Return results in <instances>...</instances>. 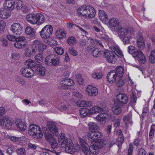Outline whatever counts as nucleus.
<instances>
[{"label":"nucleus","mask_w":155,"mask_h":155,"mask_svg":"<svg viewBox=\"0 0 155 155\" xmlns=\"http://www.w3.org/2000/svg\"><path fill=\"white\" fill-rule=\"evenodd\" d=\"M137 42V45L139 50H143L145 48V44L144 41H140Z\"/></svg>","instance_id":"56"},{"label":"nucleus","mask_w":155,"mask_h":155,"mask_svg":"<svg viewBox=\"0 0 155 155\" xmlns=\"http://www.w3.org/2000/svg\"><path fill=\"white\" fill-rule=\"evenodd\" d=\"M6 26L5 21L2 20H0V31L1 32H3L4 28Z\"/></svg>","instance_id":"57"},{"label":"nucleus","mask_w":155,"mask_h":155,"mask_svg":"<svg viewBox=\"0 0 155 155\" xmlns=\"http://www.w3.org/2000/svg\"><path fill=\"white\" fill-rule=\"evenodd\" d=\"M60 84H64L67 86H71L74 85V83L73 80L68 78H66L61 80Z\"/></svg>","instance_id":"29"},{"label":"nucleus","mask_w":155,"mask_h":155,"mask_svg":"<svg viewBox=\"0 0 155 155\" xmlns=\"http://www.w3.org/2000/svg\"><path fill=\"white\" fill-rule=\"evenodd\" d=\"M28 133L30 135L36 139L41 138L43 136L40 127L34 124L29 126Z\"/></svg>","instance_id":"2"},{"label":"nucleus","mask_w":155,"mask_h":155,"mask_svg":"<svg viewBox=\"0 0 155 155\" xmlns=\"http://www.w3.org/2000/svg\"><path fill=\"white\" fill-rule=\"evenodd\" d=\"M11 15L10 12L0 10V17L2 19H6L9 18Z\"/></svg>","instance_id":"40"},{"label":"nucleus","mask_w":155,"mask_h":155,"mask_svg":"<svg viewBox=\"0 0 155 155\" xmlns=\"http://www.w3.org/2000/svg\"><path fill=\"white\" fill-rule=\"evenodd\" d=\"M21 74L23 76L27 78H31L34 74V70L30 68L25 67L22 68L20 70Z\"/></svg>","instance_id":"7"},{"label":"nucleus","mask_w":155,"mask_h":155,"mask_svg":"<svg viewBox=\"0 0 155 155\" xmlns=\"http://www.w3.org/2000/svg\"><path fill=\"white\" fill-rule=\"evenodd\" d=\"M130 37L126 36L120 39L123 41L124 44L126 45L130 43Z\"/></svg>","instance_id":"53"},{"label":"nucleus","mask_w":155,"mask_h":155,"mask_svg":"<svg viewBox=\"0 0 155 155\" xmlns=\"http://www.w3.org/2000/svg\"><path fill=\"white\" fill-rule=\"evenodd\" d=\"M89 6H85V7H81L77 10L78 15L79 16H85L86 18L88 17V10Z\"/></svg>","instance_id":"13"},{"label":"nucleus","mask_w":155,"mask_h":155,"mask_svg":"<svg viewBox=\"0 0 155 155\" xmlns=\"http://www.w3.org/2000/svg\"><path fill=\"white\" fill-rule=\"evenodd\" d=\"M55 35L59 39L64 38L66 36V33L65 31L64 30L62 29L57 31Z\"/></svg>","instance_id":"30"},{"label":"nucleus","mask_w":155,"mask_h":155,"mask_svg":"<svg viewBox=\"0 0 155 155\" xmlns=\"http://www.w3.org/2000/svg\"><path fill=\"white\" fill-rule=\"evenodd\" d=\"M117 28L115 31L117 32L120 38L126 36L128 34H131L134 32V30L131 28H122L121 25L117 26Z\"/></svg>","instance_id":"4"},{"label":"nucleus","mask_w":155,"mask_h":155,"mask_svg":"<svg viewBox=\"0 0 155 155\" xmlns=\"http://www.w3.org/2000/svg\"><path fill=\"white\" fill-rule=\"evenodd\" d=\"M102 75V74L99 73H96L94 72L92 74V77L94 78L97 79H99L101 78Z\"/></svg>","instance_id":"59"},{"label":"nucleus","mask_w":155,"mask_h":155,"mask_svg":"<svg viewBox=\"0 0 155 155\" xmlns=\"http://www.w3.org/2000/svg\"><path fill=\"white\" fill-rule=\"evenodd\" d=\"M49 143H50V145L53 149L57 148L58 147V143L55 139L53 140V141H51Z\"/></svg>","instance_id":"61"},{"label":"nucleus","mask_w":155,"mask_h":155,"mask_svg":"<svg viewBox=\"0 0 155 155\" xmlns=\"http://www.w3.org/2000/svg\"><path fill=\"white\" fill-rule=\"evenodd\" d=\"M38 63H37L35 61L31 59L27 60L25 62V65L28 67L30 68H34L35 69Z\"/></svg>","instance_id":"25"},{"label":"nucleus","mask_w":155,"mask_h":155,"mask_svg":"<svg viewBox=\"0 0 155 155\" xmlns=\"http://www.w3.org/2000/svg\"><path fill=\"white\" fill-rule=\"evenodd\" d=\"M16 42L14 43V46L15 48H23L25 45V44L23 42L16 41Z\"/></svg>","instance_id":"44"},{"label":"nucleus","mask_w":155,"mask_h":155,"mask_svg":"<svg viewBox=\"0 0 155 155\" xmlns=\"http://www.w3.org/2000/svg\"><path fill=\"white\" fill-rule=\"evenodd\" d=\"M35 29L30 27L28 26L25 29L26 33L31 37H34L35 35Z\"/></svg>","instance_id":"34"},{"label":"nucleus","mask_w":155,"mask_h":155,"mask_svg":"<svg viewBox=\"0 0 155 155\" xmlns=\"http://www.w3.org/2000/svg\"><path fill=\"white\" fill-rule=\"evenodd\" d=\"M131 113H129L123 117L124 121L125 122V124L126 125L127 124V123L131 122Z\"/></svg>","instance_id":"43"},{"label":"nucleus","mask_w":155,"mask_h":155,"mask_svg":"<svg viewBox=\"0 0 155 155\" xmlns=\"http://www.w3.org/2000/svg\"><path fill=\"white\" fill-rule=\"evenodd\" d=\"M109 24L110 26L113 27L114 29L117 28V26H120L118 22L114 18H112L109 21Z\"/></svg>","instance_id":"32"},{"label":"nucleus","mask_w":155,"mask_h":155,"mask_svg":"<svg viewBox=\"0 0 155 155\" xmlns=\"http://www.w3.org/2000/svg\"><path fill=\"white\" fill-rule=\"evenodd\" d=\"M48 127L54 136H57L58 134V127L56 126L54 122H49L48 123Z\"/></svg>","instance_id":"14"},{"label":"nucleus","mask_w":155,"mask_h":155,"mask_svg":"<svg viewBox=\"0 0 155 155\" xmlns=\"http://www.w3.org/2000/svg\"><path fill=\"white\" fill-rule=\"evenodd\" d=\"M76 41L75 38L73 36L69 37L67 40L68 43L71 46H73L75 43H76Z\"/></svg>","instance_id":"46"},{"label":"nucleus","mask_w":155,"mask_h":155,"mask_svg":"<svg viewBox=\"0 0 155 155\" xmlns=\"http://www.w3.org/2000/svg\"><path fill=\"white\" fill-rule=\"evenodd\" d=\"M114 105L112 107V110L115 114L118 115L122 112V109L119 104H116L114 102Z\"/></svg>","instance_id":"27"},{"label":"nucleus","mask_w":155,"mask_h":155,"mask_svg":"<svg viewBox=\"0 0 155 155\" xmlns=\"http://www.w3.org/2000/svg\"><path fill=\"white\" fill-rule=\"evenodd\" d=\"M136 39L137 42L144 41L143 37L142 34L140 32L138 33L136 37Z\"/></svg>","instance_id":"55"},{"label":"nucleus","mask_w":155,"mask_h":155,"mask_svg":"<svg viewBox=\"0 0 155 155\" xmlns=\"http://www.w3.org/2000/svg\"><path fill=\"white\" fill-rule=\"evenodd\" d=\"M68 28L69 29H71L73 26H76L78 27L79 29L82 31L83 32H86V31L83 29L81 27L76 25L74 24L71 23L70 22L67 23V25Z\"/></svg>","instance_id":"47"},{"label":"nucleus","mask_w":155,"mask_h":155,"mask_svg":"<svg viewBox=\"0 0 155 155\" xmlns=\"http://www.w3.org/2000/svg\"><path fill=\"white\" fill-rule=\"evenodd\" d=\"M59 58L58 55L55 54H51L45 58V63L47 65L56 66L59 63Z\"/></svg>","instance_id":"3"},{"label":"nucleus","mask_w":155,"mask_h":155,"mask_svg":"<svg viewBox=\"0 0 155 155\" xmlns=\"http://www.w3.org/2000/svg\"><path fill=\"white\" fill-rule=\"evenodd\" d=\"M88 140H89V141L90 142H91L92 143H93V142H94L95 143V145L99 149L102 148L104 144H106L105 143L106 142L105 140L103 139L98 140V141L96 142V140H97V139H95L94 141H93L92 142L91 141V139Z\"/></svg>","instance_id":"22"},{"label":"nucleus","mask_w":155,"mask_h":155,"mask_svg":"<svg viewBox=\"0 0 155 155\" xmlns=\"http://www.w3.org/2000/svg\"><path fill=\"white\" fill-rule=\"evenodd\" d=\"M86 91L88 94L90 96H95L97 94V88L91 85L87 86L86 89Z\"/></svg>","instance_id":"18"},{"label":"nucleus","mask_w":155,"mask_h":155,"mask_svg":"<svg viewBox=\"0 0 155 155\" xmlns=\"http://www.w3.org/2000/svg\"><path fill=\"white\" fill-rule=\"evenodd\" d=\"M104 109L98 106L94 107L92 108L89 110V112L91 114H95L102 112L104 111Z\"/></svg>","instance_id":"26"},{"label":"nucleus","mask_w":155,"mask_h":155,"mask_svg":"<svg viewBox=\"0 0 155 155\" xmlns=\"http://www.w3.org/2000/svg\"><path fill=\"white\" fill-rule=\"evenodd\" d=\"M92 55L95 57H97L100 56L101 54V50L100 49L95 48L92 52Z\"/></svg>","instance_id":"45"},{"label":"nucleus","mask_w":155,"mask_h":155,"mask_svg":"<svg viewBox=\"0 0 155 155\" xmlns=\"http://www.w3.org/2000/svg\"><path fill=\"white\" fill-rule=\"evenodd\" d=\"M32 44L34 47H35L36 52L38 50L39 51L42 52L47 48L46 45L42 41L38 39L34 40Z\"/></svg>","instance_id":"8"},{"label":"nucleus","mask_w":155,"mask_h":155,"mask_svg":"<svg viewBox=\"0 0 155 155\" xmlns=\"http://www.w3.org/2000/svg\"><path fill=\"white\" fill-rule=\"evenodd\" d=\"M64 148L66 152L71 154H73L75 151L74 144L72 142L70 143L68 146H67V147Z\"/></svg>","instance_id":"31"},{"label":"nucleus","mask_w":155,"mask_h":155,"mask_svg":"<svg viewBox=\"0 0 155 155\" xmlns=\"http://www.w3.org/2000/svg\"><path fill=\"white\" fill-rule=\"evenodd\" d=\"M45 136L46 140L49 143L53 141L55 139L48 131H45Z\"/></svg>","instance_id":"37"},{"label":"nucleus","mask_w":155,"mask_h":155,"mask_svg":"<svg viewBox=\"0 0 155 155\" xmlns=\"http://www.w3.org/2000/svg\"><path fill=\"white\" fill-rule=\"evenodd\" d=\"M134 147L133 145L130 143L129 145V147L128 150L127 155H133V152Z\"/></svg>","instance_id":"64"},{"label":"nucleus","mask_w":155,"mask_h":155,"mask_svg":"<svg viewBox=\"0 0 155 155\" xmlns=\"http://www.w3.org/2000/svg\"><path fill=\"white\" fill-rule=\"evenodd\" d=\"M147 152L143 148L138 149V155H147Z\"/></svg>","instance_id":"63"},{"label":"nucleus","mask_w":155,"mask_h":155,"mask_svg":"<svg viewBox=\"0 0 155 155\" xmlns=\"http://www.w3.org/2000/svg\"><path fill=\"white\" fill-rule=\"evenodd\" d=\"M105 58L108 62L110 63H115L116 61L114 53L107 51L104 52Z\"/></svg>","instance_id":"12"},{"label":"nucleus","mask_w":155,"mask_h":155,"mask_svg":"<svg viewBox=\"0 0 155 155\" xmlns=\"http://www.w3.org/2000/svg\"><path fill=\"white\" fill-rule=\"evenodd\" d=\"M79 142L81 146V148L82 151L86 155L88 154L89 153V151L88 150V146L85 140L81 138L79 139Z\"/></svg>","instance_id":"17"},{"label":"nucleus","mask_w":155,"mask_h":155,"mask_svg":"<svg viewBox=\"0 0 155 155\" xmlns=\"http://www.w3.org/2000/svg\"><path fill=\"white\" fill-rule=\"evenodd\" d=\"M35 70L37 73H38L42 76L45 75V74L46 69L41 64L38 63Z\"/></svg>","instance_id":"23"},{"label":"nucleus","mask_w":155,"mask_h":155,"mask_svg":"<svg viewBox=\"0 0 155 155\" xmlns=\"http://www.w3.org/2000/svg\"><path fill=\"white\" fill-rule=\"evenodd\" d=\"M12 31L16 34H20L22 31V26L19 23H14L11 26Z\"/></svg>","instance_id":"10"},{"label":"nucleus","mask_w":155,"mask_h":155,"mask_svg":"<svg viewBox=\"0 0 155 155\" xmlns=\"http://www.w3.org/2000/svg\"><path fill=\"white\" fill-rule=\"evenodd\" d=\"M134 57L135 59L137 60L140 63L144 64L146 61L145 57L142 51L140 50L138 51V52L135 55L134 54Z\"/></svg>","instance_id":"11"},{"label":"nucleus","mask_w":155,"mask_h":155,"mask_svg":"<svg viewBox=\"0 0 155 155\" xmlns=\"http://www.w3.org/2000/svg\"><path fill=\"white\" fill-rule=\"evenodd\" d=\"M138 51L135 47L133 46H130L128 47V51L130 54H131L132 56L134 57V54H135L138 52Z\"/></svg>","instance_id":"41"},{"label":"nucleus","mask_w":155,"mask_h":155,"mask_svg":"<svg viewBox=\"0 0 155 155\" xmlns=\"http://www.w3.org/2000/svg\"><path fill=\"white\" fill-rule=\"evenodd\" d=\"M149 60L153 64L155 63V50H153L150 56Z\"/></svg>","instance_id":"50"},{"label":"nucleus","mask_w":155,"mask_h":155,"mask_svg":"<svg viewBox=\"0 0 155 155\" xmlns=\"http://www.w3.org/2000/svg\"><path fill=\"white\" fill-rule=\"evenodd\" d=\"M35 58L38 61H42L43 60V57L42 54H38L35 56Z\"/></svg>","instance_id":"58"},{"label":"nucleus","mask_w":155,"mask_h":155,"mask_svg":"<svg viewBox=\"0 0 155 155\" xmlns=\"http://www.w3.org/2000/svg\"><path fill=\"white\" fill-rule=\"evenodd\" d=\"M13 123L10 119L7 117H2L0 119V126L6 127L7 129H9L12 127Z\"/></svg>","instance_id":"9"},{"label":"nucleus","mask_w":155,"mask_h":155,"mask_svg":"<svg viewBox=\"0 0 155 155\" xmlns=\"http://www.w3.org/2000/svg\"><path fill=\"white\" fill-rule=\"evenodd\" d=\"M53 28L51 25H47L45 26L39 32L41 36L43 38H49L52 34Z\"/></svg>","instance_id":"6"},{"label":"nucleus","mask_w":155,"mask_h":155,"mask_svg":"<svg viewBox=\"0 0 155 155\" xmlns=\"http://www.w3.org/2000/svg\"><path fill=\"white\" fill-rule=\"evenodd\" d=\"M14 8L17 10H20L23 7V3L20 0H15L14 1Z\"/></svg>","instance_id":"35"},{"label":"nucleus","mask_w":155,"mask_h":155,"mask_svg":"<svg viewBox=\"0 0 155 155\" xmlns=\"http://www.w3.org/2000/svg\"><path fill=\"white\" fill-rule=\"evenodd\" d=\"M72 142L71 140H68V139L67 138H64V140H62L61 142H60L61 146L63 148H65L67 146H68L70 143Z\"/></svg>","instance_id":"38"},{"label":"nucleus","mask_w":155,"mask_h":155,"mask_svg":"<svg viewBox=\"0 0 155 155\" xmlns=\"http://www.w3.org/2000/svg\"><path fill=\"white\" fill-rule=\"evenodd\" d=\"M16 152L18 154H23L25 153V150L24 147L18 148L16 149Z\"/></svg>","instance_id":"60"},{"label":"nucleus","mask_w":155,"mask_h":155,"mask_svg":"<svg viewBox=\"0 0 155 155\" xmlns=\"http://www.w3.org/2000/svg\"><path fill=\"white\" fill-rule=\"evenodd\" d=\"M89 9L88 10L89 11L88 12V17L91 18H93L94 17L96 14V12L94 8L92 7L89 6Z\"/></svg>","instance_id":"42"},{"label":"nucleus","mask_w":155,"mask_h":155,"mask_svg":"<svg viewBox=\"0 0 155 155\" xmlns=\"http://www.w3.org/2000/svg\"><path fill=\"white\" fill-rule=\"evenodd\" d=\"M155 131V124H153L151 126L150 129L149 133V138H152L154 135V133Z\"/></svg>","instance_id":"51"},{"label":"nucleus","mask_w":155,"mask_h":155,"mask_svg":"<svg viewBox=\"0 0 155 155\" xmlns=\"http://www.w3.org/2000/svg\"><path fill=\"white\" fill-rule=\"evenodd\" d=\"M106 117L104 116V114L103 113H101L97 115L96 117L97 120L98 121H103L105 118Z\"/></svg>","instance_id":"62"},{"label":"nucleus","mask_w":155,"mask_h":155,"mask_svg":"<svg viewBox=\"0 0 155 155\" xmlns=\"http://www.w3.org/2000/svg\"><path fill=\"white\" fill-rule=\"evenodd\" d=\"M31 48H26L25 50V55L27 57H31L35 54L36 52L35 47H33L32 44H31Z\"/></svg>","instance_id":"20"},{"label":"nucleus","mask_w":155,"mask_h":155,"mask_svg":"<svg viewBox=\"0 0 155 155\" xmlns=\"http://www.w3.org/2000/svg\"><path fill=\"white\" fill-rule=\"evenodd\" d=\"M55 52L59 55H62L64 53V50L63 48L61 47H57L54 48Z\"/></svg>","instance_id":"54"},{"label":"nucleus","mask_w":155,"mask_h":155,"mask_svg":"<svg viewBox=\"0 0 155 155\" xmlns=\"http://www.w3.org/2000/svg\"><path fill=\"white\" fill-rule=\"evenodd\" d=\"M115 73L119 78H122L124 74V69L121 66L117 67L115 69Z\"/></svg>","instance_id":"21"},{"label":"nucleus","mask_w":155,"mask_h":155,"mask_svg":"<svg viewBox=\"0 0 155 155\" xmlns=\"http://www.w3.org/2000/svg\"><path fill=\"white\" fill-rule=\"evenodd\" d=\"M117 77L114 71L112 70L108 73L107 76V80L109 82L112 84L116 82Z\"/></svg>","instance_id":"16"},{"label":"nucleus","mask_w":155,"mask_h":155,"mask_svg":"<svg viewBox=\"0 0 155 155\" xmlns=\"http://www.w3.org/2000/svg\"><path fill=\"white\" fill-rule=\"evenodd\" d=\"M128 101V98L127 94L121 93L117 95L116 99L114 101L116 104H119L120 106H123L126 104Z\"/></svg>","instance_id":"5"},{"label":"nucleus","mask_w":155,"mask_h":155,"mask_svg":"<svg viewBox=\"0 0 155 155\" xmlns=\"http://www.w3.org/2000/svg\"><path fill=\"white\" fill-rule=\"evenodd\" d=\"M79 111L81 116L82 118H84L87 116L91 115L89 112V110L85 108L80 109Z\"/></svg>","instance_id":"33"},{"label":"nucleus","mask_w":155,"mask_h":155,"mask_svg":"<svg viewBox=\"0 0 155 155\" xmlns=\"http://www.w3.org/2000/svg\"><path fill=\"white\" fill-rule=\"evenodd\" d=\"M36 15L29 14L27 15L26 18L27 20L32 24H35Z\"/></svg>","instance_id":"36"},{"label":"nucleus","mask_w":155,"mask_h":155,"mask_svg":"<svg viewBox=\"0 0 155 155\" xmlns=\"http://www.w3.org/2000/svg\"><path fill=\"white\" fill-rule=\"evenodd\" d=\"M45 21L44 15L40 13H37L36 15L35 24L40 25L43 24Z\"/></svg>","instance_id":"19"},{"label":"nucleus","mask_w":155,"mask_h":155,"mask_svg":"<svg viewBox=\"0 0 155 155\" xmlns=\"http://www.w3.org/2000/svg\"><path fill=\"white\" fill-rule=\"evenodd\" d=\"M124 140V137H119L117 138L116 139V143L119 148L121 146Z\"/></svg>","instance_id":"49"},{"label":"nucleus","mask_w":155,"mask_h":155,"mask_svg":"<svg viewBox=\"0 0 155 155\" xmlns=\"http://www.w3.org/2000/svg\"><path fill=\"white\" fill-rule=\"evenodd\" d=\"M126 80L123 79L122 78H119L116 83V85L117 87H120L123 86L125 83Z\"/></svg>","instance_id":"48"},{"label":"nucleus","mask_w":155,"mask_h":155,"mask_svg":"<svg viewBox=\"0 0 155 155\" xmlns=\"http://www.w3.org/2000/svg\"><path fill=\"white\" fill-rule=\"evenodd\" d=\"M110 48L112 51L117 56L121 57L123 56L121 50L118 46L111 45Z\"/></svg>","instance_id":"28"},{"label":"nucleus","mask_w":155,"mask_h":155,"mask_svg":"<svg viewBox=\"0 0 155 155\" xmlns=\"http://www.w3.org/2000/svg\"><path fill=\"white\" fill-rule=\"evenodd\" d=\"M16 126L19 130L22 131H25L27 129L26 125L21 120H19L15 122Z\"/></svg>","instance_id":"24"},{"label":"nucleus","mask_w":155,"mask_h":155,"mask_svg":"<svg viewBox=\"0 0 155 155\" xmlns=\"http://www.w3.org/2000/svg\"><path fill=\"white\" fill-rule=\"evenodd\" d=\"M14 1L13 0H7L4 4V9L6 10L12 11L14 8Z\"/></svg>","instance_id":"15"},{"label":"nucleus","mask_w":155,"mask_h":155,"mask_svg":"<svg viewBox=\"0 0 155 155\" xmlns=\"http://www.w3.org/2000/svg\"><path fill=\"white\" fill-rule=\"evenodd\" d=\"M89 130L90 132L87 134L88 139H91V141H94L95 139L101 138L102 134L98 131H95L97 130L99 127L97 124L94 122H90L88 124Z\"/></svg>","instance_id":"1"},{"label":"nucleus","mask_w":155,"mask_h":155,"mask_svg":"<svg viewBox=\"0 0 155 155\" xmlns=\"http://www.w3.org/2000/svg\"><path fill=\"white\" fill-rule=\"evenodd\" d=\"M99 16L101 20H103L105 17H107V15L103 10H100L99 12Z\"/></svg>","instance_id":"52"},{"label":"nucleus","mask_w":155,"mask_h":155,"mask_svg":"<svg viewBox=\"0 0 155 155\" xmlns=\"http://www.w3.org/2000/svg\"><path fill=\"white\" fill-rule=\"evenodd\" d=\"M89 150L91 153L94 154H97L99 152V149L94 144L90 146Z\"/></svg>","instance_id":"39"}]
</instances>
